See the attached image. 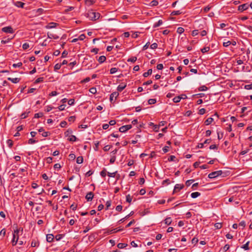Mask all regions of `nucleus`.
<instances>
[{"label": "nucleus", "mask_w": 252, "mask_h": 252, "mask_svg": "<svg viewBox=\"0 0 252 252\" xmlns=\"http://www.w3.org/2000/svg\"><path fill=\"white\" fill-rule=\"evenodd\" d=\"M100 14L98 12H95L93 10L89 11L87 13V17L91 20H96L100 17Z\"/></svg>", "instance_id": "1"}, {"label": "nucleus", "mask_w": 252, "mask_h": 252, "mask_svg": "<svg viewBox=\"0 0 252 252\" xmlns=\"http://www.w3.org/2000/svg\"><path fill=\"white\" fill-rule=\"evenodd\" d=\"M19 233V229H17L14 230V233L13 234V239L12 240V245L15 246L16 245L17 243L18 242L19 235L18 234Z\"/></svg>", "instance_id": "2"}, {"label": "nucleus", "mask_w": 252, "mask_h": 252, "mask_svg": "<svg viewBox=\"0 0 252 252\" xmlns=\"http://www.w3.org/2000/svg\"><path fill=\"white\" fill-rule=\"evenodd\" d=\"M222 174L221 170H218L214 172H212L208 175V178L210 179L216 178Z\"/></svg>", "instance_id": "3"}, {"label": "nucleus", "mask_w": 252, "mask_h": 252, "mask_svg": "<svg viewBox=\"0 0 252 252\" xmlns=\"http://www.w3.org/2000/svg\"><path fill=\"white\" fill-rule=\"evenodd\" d=\"M132 126L131 125H127L125 126H122L119 128V131L121 132H125L127 130L131 128Z\"/></svg>", "instance_id": "4"}, {"label": "nucleus", "mask_w": 252, "mask_h": 252, "mask_svg": "<svg viewBox=\"0 0 252 252\" xmlns=\"http://www.w3.org/2000/svg\"><path fill=\"white\" fill-rule=\"evenodd\" d=\"M1 30L3 32L5 33H12L14 32V31L11 26L3 27L2 28Z\"/></svg>", "instance_id": "5"}, {"label": "nucleus", "mask_w": 252, "mask_h": 252, "mask_svg": "<svg viewBox=\"0 0 252 252\" xmlns=\"http://www.w3.org/2000/svg\"><path fill=\"white\" fill-rule=\"evenodd\" d=\"M249 7V4L248 3L243 4L238 6V10L242 12L248 9Z\"/></svg>", "instance_id": "6"}, {"label": "nucleus", "mask_w": 252, "mask_h": 252, "mask_svg": "<svg viewBox=\"0 0 252 252\" xmlns=\"http://www.w3.org/2000/svg\"><path fill=\"white\" fill-rule=\"evenodd\" d=\"M94 196V193L91 191V192H88L86 194L85 198L88 201H91L92 200Z\"/></svg>", "instance_id": "7"}, {"label": "nucleus", "mask_w": 252, "mask_h": 252, "mask_svg": "<svg viewBox=\"0 0 252 252\" xmlns=\"http://www.w3.org/2000/svg\"><path fill=\"white\" fill-rule=\"evenodd\" d=\"M184 187V186L183 184H176L174 187V192L178 191L183 189Z\"/></svg>", "instance_id": "8"}, {"label": "nucleus", "mask_w": 252, "mask_h": 252, "mask_svg": "<svg viewBox=\"0 0 252 252\" xmlns=\"http://www.w3.org/2000/svg\"><path fill=\"white\" fill-rule=\"evenodd\" d=\"M58 24L54 22H51L46 26V28L48 29H52L56 27Z\"/></svg>", "instance_id": "9"}, {"label": "nucleus", "mask_w": 252, "mask_h": 252, "mask_svg": "<svg viewBox=\"0 0 252 252\" xmlns=\"http://www.w3.org/2000/svg\"><path fill=\"white\" fill-rule=\"evenodd\" d=\"M126 87V84L124 83H122L117 87V91L118 92H122Z\"/></svg>", "instance_id": "10"}, {"label": "nucleus", "mask_w": 252, "mask_h": 252, "mask_svg": "<svg viewBox=\"0 0 252 252\" xmlns=\"http://www.w3.org/2000/svg\"><path fill=\"white\" fill-rule=\"evenodd\" d=\"M119 95V93L118 92H114L113 93H112L111 94H110V101H111V102H112L113 100V98L115 97V98L116 99Z\"/></svg>", "instance_id": "11"}, {"label": "nucleus", "mask_w": 252, "mask_h": 252, "mask_svg": "<svg viewBox=\"0 0 252 252\" xmlns=\"http://www.w3.org/2000/svg\"><path fill=\"white\" fill-rule=\"evenodd\" d=\"M54 239V236L52 234H47L46 236V240L48 242H52Z\"/></svg>", "instance_id": "12"}, {"label": "nucleus", "mask_w": 252, "mask_h": 252, "mask_svg": "<svg viewBox=\"0 0 252 252\" xmlns=\"http://www.w3.org/2000/svg\"><path fill=\"white\" fill-rule=\"evenodd\" d=\"M7 80L11 81L13 83H17L20 81V78H12L8 77L7 78Z\"/></svg>", "instance_id": "13"}, {"label": "nucleus", "mask_w": 252, "mask_h": 252, "mask_svg": "<svg viewBox=\"0 0 252 252\" xmlns=\"http://www.w3.org/2000/svg\"><path fill=\"white\" fill-rule=\"evenodd\" d=\"M25 4L24 2H22L19 1H16L15 3V6H16L18 7H21V8H23Z\"/></svg>", "instance_id": "14"}, {"label": "nucleus", "mask_w": 252, "mask_h": 252, "mask_svg": "<svg viewBox=\"0 0 252 252\" xmlns=\"http://www.w3.org/2000/svg\"><path fill=\"white\" fill-rule=\"evenodd\" d=\"M214 121L213 118L210 117L208 118L205 122V124L206 125H210Z\"/></svg>", "instance_id": "15"}, {"label": "nucleus", "mask_w": 252, "mask_h": 252, "mask_svg": "<svg viewBox=\"0 0 252 252\" xmlns=\"http://www.w3.org/2000/svg\"><path fill=\"white\" fill-rule=\"evenodd\" d=\"M106 60V57L104 56H101L99 57L98 61L100 63H104Z\"/></svg>", "instance_id": "16"}, {"label": "nucleus", "mask_w": 252, "mask_h": 252, "mask_svg": "<svg viewBox=\"0 0 252 252\" xmlns=\"http://www.w3.org/2000/svg\"><path fill=\"white\" fill-rule=\"evenodd\" d=\"M200 193L199 192H194L191 194V197L192 198H195L200 195Z\"/></svg>", "instance_id": "17"}, {"label": "nucleus", "mask_w": 252, "mask_h": 252, "mask_svg": "<svg viewBox=\"0 0 252 252\" xmlns=\"http://www.w3.org/2000/svg\"><path fill=\"white\" fill-rule=\"evenodd\" d=\"M172 221V220L170 217L166 218L164 220V222L167 225H170Z\"/></svg>", "instance_id": "18"}, {"label": "nucleus", "mask_w": 252, "mask_h": 252, "mask_svg": "<svg viewBox=\"0 0 252 252\" xmlns=\"http://www.w3.org/2000/svg\"><path fill=\"white\" fill-rule=\"evenodd\" d=\"M152 71H153L152 69H149L148 70L147 72L144 73L143 75L144 77H147L149 75L152 74Z\"/></svg>", "instance_id": "19"}, {"label": "nucleus", "mask_w": 252, "mask_h": 252, "mask_svg": "<svg viewBox=\"0 0 252 252\" xmlns=\"http://www.w3.org/2000/svg\"><path fill=\"white\" fill-rule=\"evenodd\" d=\"M162 23H163L162 21L161 20H159L157 23L154 24V25H153V28H157V27L160 26V25H161L162 24Z\"/></svg>", "instance_id": "20"}, {"label": "nucleus", "mask_w": 252, "mask_h": 252, "mask_svg": "<svg viewBox=\"0 0 252 252\" xmlns=\"http://www.w3.org/2000/svg\"><path fill=\"white\" fill-rule=\"evenodd\" d=\"M182 98V97H181L180 96H176L173 98V101L175 103H178L181 101V99Z\"/></svg>", "instance_id": "21"}, {"label": "nucleus", "mask_w": 252, "mask_h": 252, "mask_svg": "<svg viewBox=\"0 0 252 252\" xmlns=\"http://www.w3.org/2000/svg\"><path fill=\"white\" fill-rule=\"evenodd\" d=\"M30 113V111H29L28 112H25L23 113L21 115V119H25L26 118H27Z\"/></svg>", "instance_id": "22"}, {"label": "nucleus", "mask_w": 252, "mask_h": 252, "mask_svg": "<svg viewBox=\"0 0 252 252\" xmlns=\"http://www.w3.org/2000/svg\"><path fill=\"white\" fill-rule=\"evenodd\" d=\"M127 246L126 244L125 243H119L117 245V247L119 249H123L126 247Z\"/></svg>", "instance_id": "23"}, {"label": "nucleus", "mask_w": 252, "mask_h": 252, "mask_svg": "<svg viewBox=\"0 0 252 252\" xmlns=\"http://www.w3.org/2000/svg\"><path fill=\"white\" fill-rule=\"evenodd\" d=\"M76 139L77 138L76 137V136L73 135L70 136L68 138V140L71 142H74L76 141Z\"/></svg>", "instance_id": "24"}, {"label": "nucleus", "mask_w": 252, "mask_h": 252, "mask_svg": "<svg viewBox=\"0 0 252 252\" xmlns=\"http://www.w3.org/2000/svg\"><path fill=\"white\" fill-rule=\"evenodd\" d=\"M158 0H152L151 2H150V6H157L158 5Z\"/></svg>", "instance_id": "25"}, {"label": "nucleus", "mask_w": 252, "mask_h": 252, "mask_svg": "<svg viewBox=\"0 0 252 252\" xmlns=\"http://www.w3.org/2000/svg\"><path fill=\"white\" fill-rule=\"evenodd\" d=\"M83 162V158L82 157H78L76 159V162L78 164H81Z\"/></svg>", "instance_id": "26"}, {"label": "nucleus", "mask_w": 252, "mask_h": 252, "mask_svg": "<svg viewBox=\"0 0 252 252\" xmlns=\"http://www.w3.org/2000/svg\"><path fill=\"white\" fill-rule=\"evenodd\" d=\"M249 242H247L245 244L243 245L241 247V248L242 249H244L245 250H249Z\"/></svg>", "instance_id": "27"}, {"label": "nucleus", "mask_w": 252, "mask_h": 252, "mask_svg": "<svg viewBox=\"0 0 252 252\" xmlns=\"http://www.w3.org/2000/svg\"><path fill=\"white\" fill-rule=\"evenodd\" d=\"M157 102V100L155 98H151L148 100V103L149 104H154Z\"/></svg>", "instance_id": "28"}, {"label": "nucleus", "mask_w": 252, "mask_h": 252, "mask_svg": "<svg viewBox=\"0 0 252 252\" xmlns=\"http://www.w3.org/2000/svg\"><path fill=\"white\" fill-rule=\"evenodd\" d=\"M136 60H137V58L136 57H132L130 58H129L127 61L128 62L134 63L135 62H136Z\"/></svg>", "instance_id": "29"}, {"label": "nucleus", "mask_w": 252, "mask_h": 252, "mask_svg": "<svg viewBox=\"0 0 252 252\" xmlns=\"http://www.w3.org/2000/svg\"><path fill=\"white\" fill-rule=\"evenodd\" d=\"M132 197L129 194L126 196V201L128 203H131Z\"/></svg>", "instance_id": "30"}, {"label": "nucleus", "mask_w": 252, "mask_h": 252, "mask_svg": "<svg viewBox=\"0 0 252 252\" xmlns=\"http://www.w3.org/2000/svg\"><path fill=\"white\" fill-rule=\"evenodd\" d=\"M61 66H62V64H61V63L56 64L54 66V70L55 71H57V70L60 69V68L61 67Z\"/></svg>", "instance_id": "31"}, {"label": "nucleus", "mask_w": 252, "mask_h": 252, "mask_svg": "<svg viewBox=\"0 0 252 252\" xmlns=\"http://www.w3.org/2000/svg\"><path fill=\"white\" fill-rule=\"evenodd\" d=\"M43 116V113L40 112V113L35 114L34 117L35 118H39L42 117Z\"/></svg>", "instance_id": "32"}, {"label": "nucleus", "mask_w": 252, "mask_h": 252, "mask_svg": "<svg viewBox=\"0 0 252 252\" xmlns=\"http://www.w3.org/2000/svg\"><path fill=\"white\" fill-rule=\"evenodd\" d=\"M44 80V78L43 77H39V78H38L37 79H36L34 82V83L35 84H37V83H39L40 82H43Z\"/></svg>", "instance_id": "33"}, {"label": "nucleus", "mask_w": 252, "mask_h": 252, "mask_svg": "<svg viewBox=\"0 0 252 252\" xmlns=\"http://www.w3.org/2000/svg\"><path fill=\"white\" fill-rule=\"evenodd\" d=\"M184 29L182 27H179L178 29H177V32L179 34H181L182 33L184 32Z\"/></svg>", "instance_id": "34"}, {"label": "nucleus", "mask_w": 252, "mask_h": 252, "mask_svg": "<svg viewBox=\"0 0 252 252\" xmlns=\"http://www.w3.org/2000/svg\"><path fill=\"white\" fill-rule=\"evenodd\" d=\"M89 92L93 94H95L96 93V89L94 87H92L90 89Z\"/></svg>", "instance_id": "35"}, {"label": "nucleus", "mask_w": 252, "mask_h": 252, "mask_svg": "<svg viewBox=\"0 0 252 252\" xmlns=\"http://www.w3.org/2000/svg\"><path fill=\"white\" fill-rule=\"evenodd\" d=\"M118 71V68L116 67H112L110 70V74H114Z\"/></svg>", "instance_id": "36"}, {"label": "nucleus", "mask_w": 252, "mask_h": 252, "mask_svg": "<svg viewBox=\"0 0 252 252\" xmlns=\"http://www.w3.org/2000/svg\"><path fill=\"white\" fill-rule=\"evenodd\" d=\"M181 14V12L180 10L173 11L171 12L172 15H179Z\"/></svg>", "instance_id": "37"}, {"label": "nucleus", "mask_w": 252, "mask_h": 252, "mask_svg": "<svg viewBox=\"0 0 252 252\" xmlns=\"http://www.w3.org/2000/svg\"><path fill=\"white\" fill-rule=\"evenodd\" d=\"M106 170L105 168H104L100 173V175L102 177H105L106 176Z\"/></svg>", "instance_id": "38"}, {"label": "nucleus", "mask_w": 252, "mask_h": 252, "mask_svg": "<svg viewBox=\"0 0 252 252\" xmlns=\"http://www.w3.org/2000/svg\"><path fill=\"white\" fill-rule=\"evenodd\" d=\"M209 50H210V47H204L203 48H202L201 49V52L203 53H205L207 52L208 51H209Z\"/></svg>", "instance_id": "39"}, {"label": "nucleus", "mask_w": 252, "mask_h": 252, "mask_svg": "<svg viewBox=\"0 0 252 252\" xmlns=\"http://www.w3.org/2000/svg\"><path fill=\"white\" fill-rule=\"evenodd\" d=\"M207 89H208V88L207 87H206L205 86H201L198 88V90L199 91H206Z\"/></svg>", "instance_id": "40"}, {"label": "nucleus", "mask_w": 252, "mask_h": 252, "mask_svg": "<svg viewBox=\"0 0 252 252\" xmlns=\"http://www.w3.org/2000/svg\"><path fill=\"white\" fill-rule=\"evenodd\" d=\"M117 171L113 173L107 172L108 176L110 177H115Z\"/></svg>", "instance_id": "41"}, {"label": "nucleus", "mask_w": 252, "mask_h": 252, "mask_svg": "<svg viewBox=\"0 0 252 252\" xmlns=\"http://www.w3.org/2000/svg\"><path fill=\"white\" fill-rule=\"evenodd\" d=\"M47 36H48V37L49 38H53L54 39H57L58 38V36L55 37V36H54V35L53 34H52L51 33H49V32L47 33Z\"/></svg>", "instance_id": "42"}, {"label": "nucleus", "mask_w": 252, "mask_h": 252, "mask_svg": "<svg viewBox=\"0 0 252 252\" xmlns=\"http://www.w3.org/2000/svg\"><path fill=\"white\" fill-rule=\"evenodd\" d=\"M194 182L193 180H189L186 181V185L187 187H189L193 182Z\"/></svg>", "instance_id": "43"}, {"label": "nucleus", "mask_w": 252, "mask_h": 252, "mask_svg": "<svg viewBox=\"0 0 252 252\" xmlns=\"http://www.w3.org/2000/svg\"><path fill=\"white\" fill-rule=\"evenodd\" d=\"M22 65V63L20 62L17 63H14L12 66L13 67L16 68V67H20Z\"/></svg>", "instance_id": "44"}, {"label": "nucleus", "mask_w": 252, "mask_h": 252, "mask_svg": "<svg viewBox=\"0 0 252 252\" xmlns=\"http://www.w3.org/2000/svg\"><path fill=\"white\" fill-rule=\"evenodd\" d=\"M7 144L10 148H11L13 146V141L10 139H8L7 140Z\"/></svg>", "instance_id": "45"}, {"label": "nucleus", "mask_w": 252, "mask_h": 252, "mask_svg": "<svg viewBox=\"0 0 252 252\" xmlns=\"http://www.w3.org/2000/svg\"><path fill=\"white\" fill-rule=\"evenodd\" d=\"M74 9V7H73V6H69L67 7V8H66V9H65L64 10V12L65 13H67L68 12H69V11H71V10H72Z\"/></svg>", "instance_id": "46"}, {"label": "nucleus", "mask_w": 252, "mask_h": 252, "mask_svg": "<svg viewBox=\"0 0 252 252\" xmlns=\"http://www.w3.org/2000/svg\"><path fill=\"white\" fill-rule=\"evenodd\" d=\"M55 238L57 241H59L63 238V235L62 234H58L55 236Z\"/></svg>", "instance_id": "47"}, {"label": "nucleus", "mask_w": 252, "mask_h": 252, "mask_svg": "<svg viewBox=\"0 0 252 252\" xmlns=\"http://www.w3.org/2000/svg\"><path fill=\"white\" fill-rule=\"evenodd\" d=\"M215 227L216 229H220L222 227L221 223H216L215 224Z\"/></svg>", "instance_id": "48"}, {"label": "nucleus", "mask_w": 252, "mask_h": 252, "mask_svg": "<svg viewBox=\"0 0 252 252\" xmlns=\"http://www.w3.org/2000/svg\"><path fill=\"white\" fill-rule=\"evenodd\" d=\"M29 47V44L28 43H25L22 45V48L24 50H26Z\"/></svg>", "instance_id": "49"}, {"label": "nucleus", "mask_w": 252, "mask_h": 252, "mask_svg": "<svg viewBox=\"0 0 252 252\" xmlns=\"http://www.w3.org/2000/svg\"><path fill=\"white\" fill-rule=\"evenodd\" d=\"M67 125V123L65 122V121H62L60 123V126L62 127H64L66 126Z\"/></svg>", "instance_id": "50"}, {"label": "nucleus", "mask_w": 252, "mask_h": 252, "mask_svg": "<svg viewBox=\"0 0 252 252\" xmlns=\"http://www.w3.org/2000/svg\"><path fill=\"white\" fill-rule=\"evenodd\" d=\"M37 142V141H36L35 140H34L33 139H30L29 140H28V144H32L33 143H35Z\"/></svg>", "instance_id": "51"}, {"label": "nucleus", "mask_w": 252, "mask_h": 252, "mask_svg": "<svg viewBox=\"0 0 252 252\" xmlns=\"http://www.w3.org/2000/svg\"><path fill=\"white\" fill-rule=\"evenodd\" d=\"M111 205V201H107L106 203V209L108 210Z\"/></svg>", "instance_id": "52"}, {"label": "nucleus", "mask_w": 252, "mask_h": 252, "mask_svg": "<svg viewBox=\"0 0 252 252\" xmlns=\"http://www.w3.org/2000/svg\"><path fill=\"white\" fill-rule=\"evenodd\" d=\"M150 47L152 49H155L158 48V44L156 43H154L151 45Z\"/></svg>", "instance_id": "53"}, {"label": "nucleus", "mask_w": 252, "mask_h": 252, "mask_svg": "<svg viewBox=\"0 0 252 252\" xmlns=\"http://www.w3.org/2000/svg\"><path fill=\"white\" fill-rule=\"evenodd\" d=\"M65 106L66 105H64V104H62V105H61L60 106H59L58 107V109L60 110V111H63V110H64L65 109Z\"/></svg>", "instance_id": "54"}, {"label": "nucleus", "mask_w": 252, "mask_h": 252, "mask_svg": "<svg viewBox=\"0 0 252 252\" xmlns=\"http://www.w3.org/2000/svg\"><path fill=\"white\" fill-rule=\"evenodd\" d=\"M123 206L122 205H119L116 206V210L117 211L120 212L122 210Z\"/></svg>", "instance_id": "55"}, {"label": "nucleus", "mask_w": 252, "mask_h": 252, "mask_svg": "<svg viewBox=\"0 0 252 252\" xmlns=\"http://www.w3.org/2000/svg\"><path fill=\"white\" fill-rule=\"evenodd\" d=\"M175 158H176L175 156L172 155V156H170L168 158V161H174V160H175Z\"/></svg>", "instance_id": "56"}, {"label": "nucleus", "mask_w": 252, "mask_h": 252, "mask_svg": "<svg viewBox=\"0 0 252 252\" xmlns=\"http://www.w3.org/2000/svg\"><path fill=\"white\" fill-rule=\"evenodd\" d=\"M239 226H241L242 228H244L246 226V223H245V221L243 220V221H241L239 224Z\"/></svg>", "instance_id": "57"}, {"label": "nucleus", "mask_w": 252, "mask_h": 252, "mask_svg": "<svg viewBox=\"0 0 252 252\" xmlns=\"http://www.w3.org/2000/svg\"><path fill=\"white\" fill-rule=\"evenodd\" d=\"M231 44V42L230 41H227V42H224L223 43V45L224 47H228L229 45H230Z\"/></svg>", "instance_id": "58"}, {"label": "nucleus", "mask_w": 252, "mask_h": 252, "mask_svg": "<svg viewBox=\"0 0 252 252\" xmlns=\"http://www.w3.org/2000/svg\"><path fill=\"white\" fill-rule=\"evenodd\" d=\"M198 34V31L197 30H193L191 33V35L193 36L197 35Z\"/></svg>", "instance_id": "59"}, {"label": "nucleus", "mask_w": 252, "mask_h": 252, "mask_svg": "<svg viewBox=\"0 0 252 252\" xmlns=\"http://www.w3.org/2000/svg\"><path fill=\"white\" fill-rule=\"evenodd\" d=\"M86 38V36L84 34H82L78 37V39L80 40H83Z\"/></svg>", "instance_id": "60"}, {"label": "nucleus", "mask_w": 252, "mask_h": 252, "mask_svg": "<svg viewBox=\"0 0 252 252\" xmlns=\"http://www.w3.org/2000/svg\"><path fill=\"white\" fill-rule=\"evenodd\" d=\"M206 112V110L204 108H201L199 111V114L200 115H203Z\"/></svg>", "instance_id": "61"}, {"label": "nucleus", "mask_w": 252, "mask_h": 252, "mask_svg": "<svg viewBox=\"0 0 252 252\" xmlns=\"http://www.w3.org/2000/svg\"><path fill=\"white\" fill-rule=\"evenodd\" d=\"M72 132V131L71 129H68L65 133V135L66 136H69V134H71Z\"/></svg>", "instance_id": "62"}, {"label": "nucleus", "mask_w": 252, "mask_h": 252, "mask_svg": "<svg viewBox=\"0 0 252 252\" xmlns=\"http://www.w3.org/2000/svg\"><path fill=\"white\" fill-rule=\"evenodd\" d=\"M245 88L247 90H251L252 89V83L249 85H246L245 86Z\"/></svg>", "instance_id": "63"}, {"label": "nucleus", "mask_w": 252, "mask_h": 252, "mask_svg": "<svg viewBox=\"0 0 252 252\" xmlns=\"http://www.w3.org/2000/svg\"><path fill=\"white\" fill-rule=\"evenodd\" d=\"M94 173V171L92 170H89L86 173V176L89 177L91 176Z\"/></svg>", "instance_id": "64"}]
</instances>
